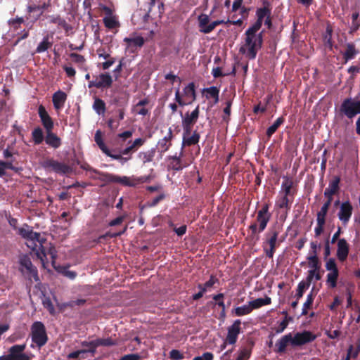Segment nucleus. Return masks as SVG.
Wrapping results in <instances>:
<instances>
[{"instance_id": "63", "label": "nucleus", "mask_w": 360, "mask_h": 360, "mask_svg": "<svg viewBox=\"0 0 360 360\" xmlns=\"http://www.w3.org/2000/svg\"><path fill=\"white\" fill-rule=\"evenodd\" d=\"M108 126L110 129V130L114 131L119 127L120 122L119 121L116 122L114 119L110 118L108 121Z\"/></svg>"}, {"instance_id": "50", "label": "nucleus", "mask_w": 360, "mask_h": 360, "mask_svg": "<svg viewBox=\"0 0 360 360\" xmlns=\"http://www.w3.org/2000/svg\"><path fill=\"white\" fill-rule=\"evenodd\" d=\"M313 301H314V296H313L312 292H311L307 295V300L305 301V302L303 304L302 312V315L307 314L308 309L311 307V306L313 303Z\"/></svg>"}, {"instance_id": "61", "label": "nucleus", "mask_w": 360, "mask_h": 360, "mask_svg": "<svg viewBox=\"0 0 360 360\" xmlns=\"http://www.w3.org/2000/svg\"><path fill=\"white\" fill-rule=\"evenodd\" d=\"M43 305L46 307L51 313L54 311V307L49 297H45L43 301Z\"/></svg>"}, {"instance_id": "27", "label": "nucleus", "mask_w": 360, "mask_h": 360, "mask_svg": "<svg viewBox=\"0 0 360 360\" xmlns=\"http://www.w3.org/2000/svg\"><path fill=\"white\" fill-rule=\"evenodd\" d=\"M46 143L50 146L58 148L61 145L60 139L52 132V130L46 131V136L45 138Z\"/></svg>"}, {"instance_id": "10", "label": "nucleus", "mask_w": 360, "mask_h": 360, "mask_svg": "<svg viewBox=\"0 0 360 360\" xmlns=\"http://www.w3.org/2000/svg\"><path fill=\"white\" fill-rule=\"evenodd\" d=\"M352 212L353 207L349 201H345L340 204L338 217L344 226H346L349 221Z\"/></svg>"}, {"instance_id": "1", "label": "nucleus", "mask_w": 360, "mask_h": 360, "mask_svg": "<svg viewBox=\"0 0 360 360\" xmlns=\"http://www.w3.org/2000/svg\"><path fill=\"white\" fill-rule=\"evenodd\" d=\"M257 30L248 28L245 33V38L239 49V52L249 60L256 58L258 51L262 46L263 38L262 33H257Z\"/></svg>"}, {"instance_id": "8", "label": "nucleus", "mask_w": 360, "mask_h": 360, "mask_svg": "<svg viewBox=\"0 0 360 360\" xmlns=\"http://www.w3.org/2000/svg\"><path fill=\"white\" fill-rule=\"evenodd\" d=\"M316 335L309 330H303L297 332L292 335V347H300L314 341L316 339Z\"/></svg>"}, {"instance_id": "28", "label": "nucleus", "mask_w": 360, "mask_h": 360, "mask_svg": "<svg viewBox=\"0 0 360 360\" xmlns=\"http://www.w3.org/2000/svg\"><path fill=\"white\" fill-rule=\"evenodd\" d=\"M155 154V148H153L146 151H141L137 155V158L143 163L146 164L153 161Z\"/></svg>"}, {"instance_id": "56", "label": "nucleus", "mask_w": 360, "mask_h": 360, "mask_svg": "<svg viewBox=\"0 0 360 360\" xmlns=\"http://www.w3.org/2000/svg\"><path fill=\"white\" fill-rule=\"evenodd\" d=\"M307 259L310 269H319L318 257H307Z\"/></svg>"}, {"instance_id": "45", "label": "nucleus", "mask_w": 360, "mask_h": 360, "mask_svg": "<svg viewBox=\"0 0 360 360\" xmlns=\"http://www.w3.org/2000/svg\"><path fill=\"white\" fill-rule=\"evenodd\" d=\"M94 172L95 173H97V172L96 170H94ZM98 174H99V176L98 178L100 180L105 181L106 183H111V182L116 183V176L117 175H115L112 174H109V173L98 172Z\"/></svg>"}, {"instance_id": "24", "label": "nucleus", "mask_w": 360, "mask_h": 360, "mask_svg": "<svg viewBox=\"0 0 360 360\" xmlns=\"http://www.w3.org/2000/svg\"><path fill=\"white\" fill-rule=\"evenodd\" d=\"M340 178L335 177L330 181L328 187L324 191V196L327 198L328 201L332 202L333 195L338 191L339 188Z\"/></svg>"}, {"instance_id": "36", "label": "nucleus", "mask_w": 360, "mask_h": 360, "mask_svg": "<svg viewBox=\"0 0 360 360\" xmlns=\"http://www.w3.org/2000/svg\"><path fill=\"white\" fill-rule=\"evenodd\" d=\"M249 303L240 307H237L231 311L232 314L236 316H243L248 315L252 312Z\"/></svg>"}, {"instance_id": "60", "label": "nucleus", "mask_w": 360, "mask_h": 360, "mask_svg": "<svg viewBox=\"0 0 360 360\" xmlns=\"http://www.w3.org/2000/svg\"><path fill=\"white\" fill-rule=\"evenodd\" d=\"M170 358L173 360H181L184 358L183 354L176 349H172L169 352Z\"/></svg>"}, {"instance_id": "39", "label": "nucleus", "mask_w": 360, "mask_h": 360, "mask_svg": "<svg viewBox=\"0 0 360 360\" xmlns=\"http://www.w3.org/2000/svg\"><path fill=\"white\" fill-rule=\"evenodd\" d=\"M276 206L280 209H290L288 195L279 193L276 201Z\"/></svg>"}, {"instance_id": "14", "label": "nucleus", "mask_w": 360, "mask_h": 360, "mask_svg": "<svg viewBox=\"0 0 360 360\" xmlns=\"http://www.w3.org/2000/svg\"><path fill=\"white\" fill-rule=\"evenodd\" d=\"M173 138L172 130L169 129L167 134L162 139H160L157 143L156 148L159 153L160 158L162 159L163 154L169 150L172 146L171 141Z\"/></svg>"}, {"instance_id": "46", "label": "nucleus", "mask_w": 360, "mask_h": 360, "mask_svg": "<svg viewBox=\"0 0 360 360\" xmlns=\"http://www.w3.org/2000/svg\"><path fill=\"white\" fill-rule=\"evenodd\" d=\"M210 18L206 14H201L198 16V22L200 31L203 33V30L206 29L209 25Z\"/></svg>"}, {"instance_id": "64", "label": "nucleus", "mask_w": 360, "mask_h": 360, "mask_svg": "<svg viewBox=\"0 0 360 360\" xmlns=\"http://www.w3.org/2000/svg\"><path fill=\"white\" fill-rule=\"evenodd\" d=\"M133 134L132 131H125L122 133H120L117 135V136L122 139V141H126L127 139L131 138Z\"/></svg>"}, {"instance_id": "9", "label": "nucleus", "mask_w": 360, "mask_h": 360, "mask_svg": "<svg viewBox=\"0 0 360 360\" xmlns=\"http://www.w3.org/2000/svg\"><path fill=\"white\" fill-rule=\"evenodd\" d=\"M112 84V78L111 75L109 73L105 72L94 77V79L89 82L88 87L107 89L111 86Z\"/></svg>"}, {"instance_id": "58", "label": "nucleus", "mask_w": 360, "mask_h": 360, "mask_svg": "<svg viewBox=\"0 0 360 360\" xmlns=\"http://www.w3.org/2000/svg\"><path fill=\"white\" fill-rule=\"evenodd\" d=\"M68 357L69 359H84V351H82V349L75 351L73 352L70 353L68 355Z\"/></svg>"}, {"instance_id": "53", "label": "nucleus", "mask_w": 360, "mask_h": 360, "mask_svg": "<svg viewBox=\"0 0 360 360\" xmlns=\"http://www.w3.org/2000/svg\"><path fill=\"white\" fill-rule=\"evenodd\" d=\"M316 226L314 229L315 236H319L323 231V227L326 224V219H321L316 218Z\"/></svg>"}, {"instance_id": "43", "label": "nucleus", "mask_w": 360, "mask_h": 360, "mask_svg": "<svg viewBox=\"0 0 360 360\" xmlns=\"http://www.w3.org/2000/svg\"><path fill=\"white\" fill-rule=\"evenodd\" d=\"M32 139L35 144H40L44 140L42 129L39 127L34 129L32 133Z\"/></svg>"}, {"instance_id": "57", "label": "nucleus", "mask_w": 360, "mask_h": 360, "mask_svg": "<svg viewBox=\"0 0 360 360\" xmlns=\"http://www.w3.org/2000/svg\"><path fill=\"white\" fill-rule=\"evenodd\" d=\"M70 57L72 59V60L75 63H77L79 64H83L85 62L84 57L78 53H70Z\"/></svg>"}, {"instance_id": "35", "label": "nucleus", "mask_w": 360, "mask_h": 360, "mask_svg": "<svg viewBox=\"0 0 360 360\" xmlns=\"http://www.w3.org/2000/svg\"><path fill=\"white\" fill-rule=\"evenodd\" d=\"M181 155H182V150L181 151L179 156L173 155V156L168 157V160H172V162H170V164L172 165V167L173 169L179 171V170H181L183 168L186 167V165L182 164V162L181 160Z\"/></svg>"}, {"instance_id": "44", "label": "nucleus", "mask_w": 360, "mask_h": 360, "mask_svg": "<svg viewBox=\"0 0 360 360\" xmlns=\"http://www.w3.org/2000/svg\"><path fill=\"white\" fill-rule=\"evenodd\" d=\"M82 346L85 347L84 349H82V351H84V354H85L87 352L94 354L96 352V347H98L96 340L89 342H82Z\"/></svg>"}, {"instance_id": "54", "label": "nucleus", "mask_w": 360, "mask_h": 360, "mask_svg": "<svg viewBox=\"0 0 360 360\" xmlns=\"http://www.w3.org/2000/svg\"><path fill=\"white\" fill-rule=\"evenodd\" d=\"M250 353L249 349L243 347L239 350L236 360H248L250 356Z\"/></svg>"}, {"instance_id": "26", "label": "nucleus", "mask_w": 360, "mask_h": 360, "mask_svg": "<svg viewBox=\"0 0 360 360\" xmlns=\"http://www.w3.org/2000/svg\"><path fill=\"white\" fill-rule=\"evenodd\" d=\"M66 99L67 94L63 91L58 90L56 92H55L52 98L54 108L56 110H60L63 108Z\"/></svg>"}, {"instance_id": "20", "label": "nucleus", "mask_w": 360, "mask_h": 360, "mask_svg": "<svg viewBox=\"0 0 360 360\" xmlns=\"http://www.w3.org/2000/svg\"><path fill=\"white\" fill-rule=\"evenodd\" d=\"M38 114L41 119L43 126L46 131L52 130L53 128V122L51 117L48 114L45 108L41 105L38 108Z\"/></svg>"}, {"instance_id": "29", "label": "nucleus", "mask_w": 360, "mask_h": 360, "mask_svg": "<svg viewBox=\"0 0 360 360\" xmlns=\"http://www.w3.org/2000/svg\"><path fill=\"white\" fill-rule=\"evenodd\" d=\"M20 265L22 267L25 268L26 271L35 277L37 280V271L36 268L33 266L31 260L27 257H23L20 259Z\"/></svg>"}, {"instance_id": "40", "label": "nucleus", "mask_w": 360, "mask_h": 360, "mask_svg": "<svg viewBox=\"0 0 360 360\" xmlns=\"http://www.w3.org/2000/svg\"><path fill=\"white\" fill-rule=\"evenodd\" d=\"M93 109L98 115H103L105 112V102L99 98H95L93 104Z\"/></svg>"}, {"instance_id": "25", "label": "nucleus", "mask_w": 360, "mask_h": 360, "mask_svg": "<svg viewBox=\"0 0 360 360\" xmlns=\"http://www.w3.org/2000/svg\"><path fill=\"white\" fill-rule=\"evenodd\" d=\"M199 113L200 110L198 105L191 113L188 112L183 115L182 112H180V115L182 118V123L193 125L198 119Z\"/></svg>"}, {"instance_id": "52", "label": "nucleus", "mask_w": 360, "mask_h": 360, "mask_svg": "<svg viewBox=\"0 0 360 360\" xmlns=\"http://www.w3.org/2000/svg\"><path fill=\"white\" fill-rule=\"evenodd\" d=\"M229 22V20L224 21L223 20H218L213 21L208 25V26L206 29H205L203 30V33H205V34L210 33L217 25H221V24H226Z\"/></svg>"}, {"instance_id": "22", "label": "nucleus", "mask_w": 360, "mask_h": 360, "mask_svg": "<svg viewBox=\"0 0 360 360\" xmlns=\"http://www.w3.org/2000/svg\"><path fill=\"white\" fill-rule=\"evenodd\" d=\"M345 47V49L342 54L345 63H347L349 60L354 59L359 53V51L353 43H347Z\"/></svg>"}, {"instance_id": "6", "label": "nucleus", "mask_w": 360, "mask_h": 360, "mask_svg": "<svg viewBox=\"0 0 360 360\" xmlns=\"http://www.w3.org/2000/svg\"><path fill=\"white\" fill-rule=\"evenodd\" d=\"M326 269L328 271L326 276V283L332 288L337 286L339 276L338 269L335 259L330 258L326 263Z\"/></svg>"}, {"instance_id": "15", "label": "nucleus", "mask_w": 360, "mask_h": 360, "mask_svg": "<svg viewBox=\"0 0 360 360\" xmlns=\"http://www.w3.org/2000/svg\"><path fill=\"white\" fill-rule=\"evenodd\" d=\"M271 219V214L269 212V205L265 204L257 212V220L259 224V232L263 231Z\"/></svg>"}, {"instance_id": "38", "label": "nucleus", "mask_w": 360, "mask_h": 360, "mask_svg": "<svg viewBox=\"0 0 360 360\" xmlns=\"http://www.w3.org/2000/svg\"><path fill=\"white\" fill-rule=\"evenodd\" d=\"M53 43L50 41L49 37L45 36L44 37L42 41L39 44L36 49V53H41L46 51H47L50 47H51Z\"/></svg>"}, {"instance_id": "19", "label": "nucleus", "mask_w": 360, "mask_h": 360, "mask_svg": "<svg viewBox=\"0 0 360 360\" xmlns=\"http://www.w3.org/2000/svg\"><path fill=\"white\" fill-rule=\"evenodd\" d=\"M25 348V344L15 345L9 349L8 352L15 360H28V356L23 352Z\"/></svg>"}, {"instance_id": "5", "label": "nucleus", "mask_w": 360, "mask_h": 360, "mask_svg": "<svg viewBox=\"0 0 360 360\" xmlns=\"http://www.w3.org/2000/svg\"><path fill=\"white\" fill-rule=\"evenodd\" d=\"M42 167L48 172H53L60 175L69 174L73 170L70 165L52 158L44 160Z\"/></svg>"}, {"instance_id": "49", "label": "nucleus", "mask_w": 360, "mask_h": 360, "mask_svg": "<svg viewBox=\"0 0 360 360\" xmlns=\"http://www.w3.org/2000/svg\"><path fill=\"white\" fill-rule=\"evenodd\" d=\"M319 269H310L309 270L307 283L310 284L313 279H315L316 281H319L321 279V275L319 272Z\"/></svg>"}, {"instance_id": "30", "label": "nucleus", "mask_w": 360, "mask_h": 360, "mask_svg": "<svg viewBox=\"0 0 360 360\" xmlns=\"http://www.w3.org/2000/svg\"><path fill=\"white\" fill-rule=\"evenodd\" d=\"M252 311L259 309L263 306L269 305L271 303V297L266 296L264 298H257L256 300L248 302Z\"/></svg>"}, {"instance_id": "18", "label": "nucleus", "mask_w": 360, "mask_h": 360, "mask_svg": "<svg viewBox=\"0 0 360 360\" xmlns=\"http://www.w3.org/2000/svg\"><path fill=\"white\" fill-rule=\"evenodd\" d=\"M349 244L344 238L338 240L337 244L336 255L339 261L344 262L347 259L349 255Z\"/></svg>"}, {"instance_id": "11", "label": "nucleus", "mask_w": 360, "mask_h": 360, "mask_svg": "<svg viewBox=\"0 0 360 360\" xmlns=\"http://www.w3.org/2000/svg\"><path fill=\"white\" fill-rule=\"evenodd\" d=\"M278 236V233L275 230L271 231L266 234L267 239L266 244H264V250L266 257L269 258L274 257Z\"/></svg>"}, {"instance_id": "51", "label": "nucleus", "mask_w": 360, "mask_h": 360, "mask_svg": "<svg viewBox=\"0 0 360 360\" xmlns=\"http://www.w3.org/2000/svg\"><path fill=\"white\" fill-rule=\"evenodd\" d=\"M232 105V101L231 100H229L226 102V107L224 108V115H222V120L223 121L226 122H229L231 115V107Z\"/></svg>"}, {"instance_id": "16", "label": "nucleus", "mask_w": 360, "mask_h": 360, "mask_svg": "<svg viewBox=\"0 0 360 360\" xmlns=\"http://www.w3.org/2000/svg\"><path fill=\"white\" fill-rule=\"evenodd\" d=\"M105 11V16L103 18V21L105 26L109 30H113L120 27V22L116 15H113L112 11L108 7L103 8Z\"/></svg>"}, {"instance_id": "21", "label": "nucleus", "mask_w": 360, "mask_h": 360, "mask_svg": "<svg viewBox=\"0 0 360 360\" xmlns=\"http://www.w3.org/2000/svg\"><path fill=\"white\" fill-rule=\"evenodd\" d=\"M256 14L257 16V20L255 25L250 28L258 31L262 25L264 19L270 16L271 10L267 7L259 8L257 10Z\"/></svg>"}, {"instance_id": "55", "label": "nucleus", "mask_w": 360, "mask_h": 360, "mask_svg": "<svg viewBox=\"0 0 360 360\" xmlns=\"http://www.w3.org/2000/svg\"><path fill=\"white\" fill-rule=\"evenodd\" d=\"M309 285H310L309 283L304 281H301L299 283L297 290V298H300L303 296L304 289L308 288Z\"/></svg>"}, {"instance_id": "62", "label": "nucleus", "mask_w": 360, "mask_h": 360, "mask_svg": "<svg viewBox=\"0 0 360 360\" xmlns=\"http://www.w3.org/2000/svg\"><path fill=\"white\" fill-rule=\"evenodd\" d=\"M243 1V0H235L232 5V11L235 12L241 8L242 11L245 12V8L244 7L241 6Z\"/></svg>"}, {"instance_id": "12", "label": "nucleus", "mask_w": 360, "mask_h": 360, "mask_svg": "<svg viewBox=\"0 0 360 360\" xmlns=\"http://www.w3.org/2000/svg\"><path fill=\"white\" fill-rule=\"evenodd\" d=\"M240 324V320L237 319L235 320L233 324L228 328V333L226 338V343L229 345H234L236 342L238 336L241 330Z\"/></svg>"}, {"instance_id": "32", "label": "nucleus", "mask_w": 360, "mask_h": 360, "mask_svg": "<svg viewBox=\"0 0 360 360\" xmlns=\"http://www.w3.org/2000/svg\"><path fill=\"white\" fill-rule=\"evenodd\" d=\"M18 234H20L25 239H27L29 238H36L39 236V233L37 232H34L29 226L24 225L22 227H20L18 230Z\"/></svg>"}, {"instance_id": "13", "label": "nucleus", "mask_w": 360, "mask_h": 360, "mask_svg": "<svg viewBox=\"0 0 360 360\" xmlns=\"http://www.w3.org/2000/svg\"><path fill=\"white\" fill-rule=\"evenodd\" d=\"M124 41L127 44L126 50L130 53H135L138 49L143 46L145 39L141 36H130L125 37Z\"/></svg>"}, {"instance_id": "7", "label": "nucleus", "mask_w": 360, "mask_h": 360, "mask_svg": "<svg viewBox=\"0 0 360 360\" xmlns=\"http://www.w3.org/2000/svg\"><path fill=\"white\" fill-rule=\"evenodd\" d=\"M151 179L150 176H116V183H119L123 186H129V187H135L139 184L146 183V182H150Z\"/></svg>"}, {"instance_id": "47", "label": "nucleus", "mask_w": 360, "mask_h": 360, "mask_svg": "<svg viewBox=\"0 0 360 360\" xmlns=\"http://www.w3.org/2000/svg\"><path fill=\"white\" fill-rule=\"evenodd\" d=\"M283 119L282 117H278L274 123L271 125L266 130V135L270 137L275 133L279 126L283 122Z\"/></svg>"}, {"instance_id": "42", "label": "nucleus", "mask_w": 360, "mask_h": 360, "mask_svg": "<svg viewBox=\"0 0 360 360\" xmlns=\"http://www.w3.org/2000/svg\"><path fill=\"white\" fill-rule=\"evenodd\" d=\"M292 321V317H284L283 319L278 323V326L275 328L276 333L280 334L283 333L288 327L289 322Z\"/></svg>"}, {"instance_id": "2", "label": "nucleus", "mask_w": 360, "mask_h": 360, "mask_svg": "<svg viewBox=\"0 0 360 360\" xmlns=\"http://www.w3.org/2000/svg\"><path fill=\"white\" fill-rule=\"evenodd\" d=\"M31 338L32 344V347L35 346L41 348L48 341V337L46 334V328L41 321H35L31 326Z\"/></svg>"}, {"instance_id": "23", "label": "nucleus", "mask_w": 360, "mask_h": 360, "mask_svg": "<svg viewBox=\"0 0 360 360\" xmlns=\"http://www.w3.org/2000/svg\"><path fill=\"white\" fill-rule=\"evenodd\" d=\"M145 143V139L142 138L136 139L134 141H129L128 146L124 148L121 153L124 155H131L132 153L137 150Z\"/></svg>"}, {"instance_id": "41", "label": "nucleus", "mask_w": 360, "mask_h": 360, "mask_svg": "<svg viewBox=\"0 0 360 360\" xmlns=\"http://www.w3.org/2000/svg\"><path fill=\"white\" fill-rule=\"evenodd\" d=\"M94 139H95L96 143L98 146L99 148L102 150V152L103 153H107V152H108V148L105 145V143L103 141L101 131L98 130L96 132Z\"/></svg>"}, {"instance_id": "4", "label": "nucleus", "mask_w": 360, "mask_h": 360, "mask_svg": "<svg viewBox=\"0 0 360 360\" xmlns=\"http://www.w3.org/2000/svg\"><path fill=\"white\" fill-rule=\"evenodd\" d=\"M196 99L195 84L189 83L181 92L179 88L175 91V101L180 105L184 106L191 105Z\"/></svg>"}, {"instance_id": "3", "label": "nucleus", "mask_w": 360, "mask_h": 360, "mask_svg": "<svg viewBox=\"0 0 360 360\" xmlns=\"http://www.w3.org/2000/svg\"><path fill=\"white\" fill-rule=\"evenodd\" d=\"M27 240V245L33 252H35L37 258H39L43 264H45L46 259V248L47 245H50L46 242V240L41 236L36 238H29Z\"/></svg>"}, {"instance_id": "34", "label": "nucleus", "mask_w": 360, "mask_h": 360, "mask_svg": "<svg viewBox=\"0 0 360 360\" xmlns=\"http://www.w3.org/2000/svg\"><path fill=\"white\" fill-rule=\"evenodd\" d=\"M205 96L207 99L214 98V103L216 104L219 102V90L217 86H212L204 89Z\"/></svg>"}, {"instance_id": "48", "label": "nucleus", "mask_w": 360, "mask_h": 360, "mask_svg": "<svg viewBox=\"0 0 360 360\" xmlns=\"http://www.w3.org/2000/svg\"><path fill=\"white\" fill-rule=\"evenodd\" d=\"M332 202L326 200L321 210L317 212L318 219H326V214Z\"/></svg>"}, {"instance_id": "37", "label": "nucleus", "mask_w": 360, "mask_h": 360, "mask_svg": "<svg viewBox=\"0 0 360 360\" xmlns=\"http://www.w3.org/2000/svg\"><path fill=\"white\" fill-rule=\"evenodd\" d=\"M283 181L281 184V190L279 193L290 195L293 182L287 176H283Z\"/></svg>"}, {"instance_id": "59", "label": "nucleus", "mask_w": 360, "mask_h": 360, "mask_svg": "<svg viewBox=\"0 0 360 360\" xmlns=\"http://www.w3.org/2000/svg\"><path fill=\"white\" fill-rule=\"evenodd\" d=\"M96 341L98 347L100 345L110 346L114 345V342L110 338L96 339Z\"/></svg>"}, {"instance_id": "31", "label": "nucleus", "mask_w": 360, "mask_h": 360, "mask_svg": "<svg viewBox=\"0 0 360 360\" xmlns=\"http://www.w3.org/2000/svg\"><path fill=\"white\" fill-rule=\"evenodd\" d=\"M51 23L57 24L58 26L63 27L66 32L72 29V27L59 15H50L49 16Z\"/></svg>"}, {"instance_id": "17", "label": "nucleus", "mask_w": 360, "mask_h": 360, "mask_svg": "<svg viewBox=\"0 0 360 360\" xmlns=\"http://www.w3.org/2000/svg\"><path fill=\"white\" fill-rule=\"evenodd\" d=\"M292 342L293 338L292 333H289L282 336L275 344L276 352L278 353H284L289 345L292 347Z\"/></svg>"}, {"instance_id": "33", "label": "nucleus", "mask_w": 360, "mask_h": 360, "mask_svg": "<svg viewBox=\"0 0 360 360\" xmlns=\"http://www.w3.org/2000/svg\"><path fill=\"white\" fill-rule=\"evenodd\" d=\"M200 139V135L196 131H194L193 134L189 136H183L181 150H183L185 146H192L198 143Z\"/></svg>"}]
</instances>
